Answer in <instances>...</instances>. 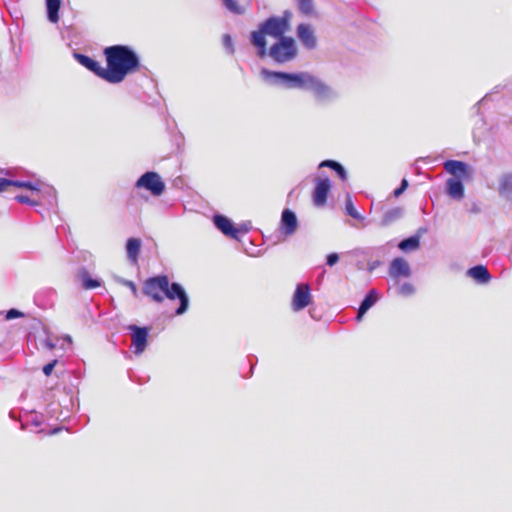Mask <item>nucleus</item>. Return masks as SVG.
Instances as JSON below:
<instances>
[{
	"instance_id": "19",
	"label": "nucleus",
	"mask_w": 512,
	"mask_h": 512,
	"mask_svg": "<svg viewBox=\"0 0 512 512\" xmlns=\"http://www.w3.org/2000/svg\"><path fill=\"white\" fill-rule=\"evenodd\" d=\"M447 193L454 199H462L464 197V186L461 180L456 178L448 179Z\"/></svg>"
},
{
	"instance_id": "36",
	"label": "nucleus",
	"mask_w": 512,
	"mask_h": 512,
	"mask_svg": "<svg viewBox=\"0 0 512 512\" xmlns=\"http://www.w3.org/2000/svg\"><path fill=\"white\" fill-rule=\"evenodd\" d=\"M223 43L227 49H229L231 52H233V42H232V38L229 35L223 36Z\"/></svg>"
},
{
	"instance_id": "8",
	"label": "nucleus",
	"mask_w": 512,
	"mask_h": 512,
	"mask_svg": "<svg viewBox=\"0 0 512 512\" xmlns=\"http://www.w3.org/2000/svg\"><path fill=\"white\" fill-rule=\"evenodd\" d=\"M311 301V293L310 287L308 284H299L297 285L293 299H292V309L294 311H300L306 308Z\"/></svg>"
},
{
	"instance_id": "33",
	"label": "nucleus",
	"mask_w": 512,
	"mask_h": 512,
	"mask_svg": "<svg viewBox=\"0 0 512 512\" xmlns=\"http://www.w3.org/2000/svg\"><path fill=\"white\" fill-rule=\"evenodd\" d=\"M408 186V181L406 179H403L402 182H401V185L400 187H398L397 189H395L394 191V196L395 197H399L404 191L405 189L407 188Z\"/></svg>"
},
{
	"instance_id": "31",
	"label": "nucleus",
	"mask_w": 512,
	"mask_h": 512,
	"mask_svg": "<svg viewBox=\"0 0 512 512\" xmlns=\"http://www.w3.org/2000/svg\"><path fill=\"white\" fill-rule=\"evenodd\" d=\"M22 316H23V313L21 311L12 308L6 312L5 318L7 320H12V319H16V318H19Z\"/></svg>"
},
{
	"instance_id": "12",
	"label": "nucleus",
	"mask_w": 512,
	"mask_h": 512,
	"mask_svg": "<svg viewBox=\"0 0 512 512\" xmlns=\"http://www.w3.org/2000/svg\"><path fill=\"white\" fill-rule=\"evenodd\" d=\"M497 191L501 198L512 201V171L499 176Z\"/></svg>"
},
{
	"instance_id": "21",
	"label": "nucleus",
	"mask_w": 512,
	"mask_h": 512,
	"mask_svg": "<svg viewBox=\"0 0 512 512\" xmlns=\"http://www.w3.org/2000/svg\"><path fill=\"white\" fill-rule=\"evenodd\" d=\"M78 277L82 282V287L86 290H91L100 287V281L91 278L90 273L86 269H81L78 273Z\"/></svg>"
},
{
	"instance_id": "7",
	"label": "nucleus",
	"mask_w": 512,
	"mask_h": 512,
	"mask_svg": "<svg viewBox=\"0 0 512 512\" xmlns=\"http://www.w3.org/2000/svg\"><path fill=\"white\" fill-rule=\"evenodd\" d=\"M331 190V182L328 178L316 179V184L312 193L313 203L317 207H322L326 204L328 195Z\"/></svg>"
},
{
	"instance_id": "29",
	"label": "nucleus",
	"mask_w": 512,
	"mask_h": 512,
	"mask_svg": "<svg viewBox=\"0 0 512 512\" xmlns=\"http://www.w3.org/2000/svg\"><path fill=\"white\" fill-rule=\"evenodd\" d=\"M299 10L305 15H311L313 12V0H297Z\"/></svg>"
},
{
	"instance_id": "37",
	"label": "nucleus",
	"mask_w": 512,
	"mask_h": 512,
	"mask_svg": "<svg viewBox=\"0 0 512 512\" xmlns=\"http://www.w3.org/2000/svg\"><path fill=\"white\" fill-rule=\"evenodd\" d=\"M15 199L20 203L32 205V200L29 196L17 195Z\"/></svg>"
},
{
	"instance_id": "18",
	"label": "nucleus",
	"mask_w": 512,
	"mask_h": 512,
	"mask_svg": "<svg viewBox=\"0 0 512 512\" xmlns=\"http://www.w3.org/2000/svg\"><path fill=\"white\" fill-rule=\"evenodd\" d=\"M377 301V293L376 290L372 289L368 292L364 300L362 301L358 313L356 316V320L360 321L363 315L376 303Z\"/></svg>"
},
{
	"instance_id": "25",
	"label": "nucleus",
	"mask_w": 512,
	"mask_h": 512,
	"mask_svg": "<svg viewBox=\"0 0 512 512\" xmlns=\"http://www.w3.org/2000/svg\"><path fill=\"white\" fill-rule=\"evenodd\" d=\"M319 167H329L333 169V171H335L343 181H345L347 178V174L343 166L334 160H324L320 163Z\"/></svg>"
},
{
	"instance_id": "39",
	"label": "nucleus",
	"mask_w": 512,
	"mask_h": 512,
	"mask_svg": "<svg viewBox=\"0 0 512 512\" xmlns=\"http://www.w3.org/2000/svg\"><path fill=\"white\" fill-rule=\"evenodd\" d=\"M64 339H65V340H67V341H68V342H70V343L72 342V339H71V337H70L69 335L65 336V338H64Z\"/></svg>"
},
{
	"instance_id": "6",
	"label": "nucleus",
	"mask_w": 512,
	"mask_h": 512,
	"mask_svg": "<svg viewBox=\"0 0 512 512\" xmlns=\"http://www.w3.org/2000/svg\"><path fill=\"white\" fill-rule=\"evenodd\" d=\"M136 187L145 188L154 196H160L165 190V184L156 172H146L136 182Z\"/></svg>"
},
{
	"instance_id": "35",
	"label": "nucleus",
	"mask_w": 512,
	"mask_h": 512,
	"mask_svg": "<svg viewBox=\"0 0 512 512\" xmlns=\"http://www.w3.org/2000/svg\"><path fill=\"white\" fill-rule=\"evenodd\" d=\"M339 260V256L337 253H330L328 256H327V264L329 266H333L335 265Z\"/></svg>"
},
{
	"instance_id": "1",
	"label": "nucleus",
	"mask_w": 512,
	"mask_h": 512,
	"mask_svg": "<svg viewBox=\"0 0 512 512\" xmlns=\"http://www.w3.org/2000/svg\"><path fill=\"white\" fill-rule=\"evenodd\" d=\"M106 82L119 84L130 74L138 72L141 62L138 54L127 45H112L103 50Z\"/></svg>"
},
{
	"instance_id": "23",
	"label": "nucleus",
	"mask_w": 512,
	"mask_h": 512,
	"mask_svg": "<svg viewBox=\"0 0 512 512\" xmlns=\"http://www.w3.org/2000/svg\"><path fill=\"white\" fill-rule=\"evenodd\" d=\"M10 418L12 419H18L19 422H20V428L22 430H25L28 428L29 424H30V412L28 410H23L21 409L20 411H16V410H11L10 413Z\"/></svg>"
},
{
	"instance_id": "30",
	"label": "nucleus",
	"mask_w": 512,
	"mask_h": 512,
	"mask_svg": "<svg viewBox=\"0 0 512 512\" xmlns=\"http://www.w3.org/2000/svg\"><path fill=\"white\" fill-rule=\"evenodd\" d=\"M58 363V359L57 358H53L51 359L47 364H45L43 366V373L46 377H49L51 374H52V371L54 369V367L56 366V364Z\"/></svg>"
},
{
	"instance_id": "3",
	"label": "nucleus",
	"mask_w": 512,
	"mask_h": 512,
	"mask_svg": "<svg viewBox=\"0 0 512 512\" xmlns=\"http://www.w3.org/2000/svg\"><path fill=\"white\" fill-rule=\"evenodd\" d=\"M261 76L266 81H284L288 88H301L313 91L318 97L325 96L328 92L327 86L314 76L308 73H286L276 72L263 68Z\"/></svg>"
},
{
	"instance_id": "22",
	"label": "nucleus",
	"mask_w": 512,
	"mask_h": 512,
	"mask_svg": "<svg viewBox=\"0 0 512 512\" xmlns=\"http://www.w3.org/2000/svg\"><path fill=\"white\" fill-rule=\"evenodd\" d=\"M48 19L52 23L59 21L60 0H46Z\"/></svg>"
},
{
	"instance_id": "20",
	"label": "nucleus",
	"mask_w": 512,
	"mask_h": 512,
	"mask_svg": "<svg viewBox=\"0 0 512 512\" xmlns=\"http://www.w3.org/2000/svg\"><path fill=\"white\" fill-rule=\"evenodd\" d=\"M468 275L479 283H487L491 276L488 269L483 265H477L468 270Z\"/></svg>"
},
{
	"instance_id": "9",
	"label": "nucleus",
	"mask_w": 512,
	"mask_h": 512,
	"mask_svg": "<svg viewBox=\"0 0 512 512\" xmlns=\"http://www.w3.org/2000/svg\"><path fill=\"white\" fill-rule=\"evenodd\" d=\"M74 57L79 64H81L89 71L93 72L100 79L106 81L105 68L101 66V64L98 61L94 60L93 58L87 55L80 53H75Z\"/></svg>"
},
{
	"instance_id": "13",
	"label": "nucleus",
	"mask_w": 512,
	"mask_h": 512,
	"mask_svg": "<svg viewBox=\"0 0 512 512\" xmlns=\"http://www.w3.org/2000/svg\"><path fill=\"white\" fill-rule=\"evenodd\" d=\"M298 221L295 213L285 209L281 215V230L286 236H290L297 230Z\"/></svg>"
},
{
	"instance_id": "32",
	"label": "nucleus",
	"mask_w": 512,
	"mask_h": 512,
	"mask_svg": "<svg viewBox=\"0 0 512 512\" xmlns=\"http://www.w3.org/2000/svg\"><path fill=\"white\" fill-rule=\"evenodd\" d=\"M62 427H56V428H53V429H46V428H43V429H40V430H37L36 433L37 434H44V435H53L59 431H62Z\"/></svg>"
},
{
	"instance_id": "15",
	"label": "nucleus",
	"mask_w": 512,
	"mask_h": 512,
	"mask_svg": "<svg viewBox=\"0 0 512 512\" xmlns=\"http://www.w3.org/2000/svg\"><path fill=\"white\" fill-rule=\"evenodd\" d=\"M297 35L302 44L308 49H313L316 47L317 40L313 30L309 25L300 24L297 28Z\"/></svg>"
},
{
	"instance_id": "26",
	"label": "nucleus",
	"mask_w": 512,
	"mask_h": 512,
	"mask_svg": "<svg viewBox=\"0 0 512 512\" xmlns=\"http://www.w3.org/2000/svg\"><path fill=\"white\" fill-rule=\"evenodd\" d=\"M420 246V240L416 236L402 240L398 247L403 251L415 250Z\"/></svg>"
},
{
	"instance_id": "5",
	"label": "nucleus",
	"mask_w": 512,
	"mask_h": 512,
	"mask_svg": "<svg viewBox=\"0 0 512 512\" xmlns=\"http://www.w3.org/2000/svg\"><path fill=\"white\" fill-rule=\"evenodd\" d=\"M298 53L297 45L292 37H286L277 40L269 49V55L276 63H287L293 60Z\"/></svg>"
},
{
	"instance_id": "34",
	"label": "nucleus",
	"mask_w": 512,
	"mask_h": 512,
	"mask_svg": "<svg viewBox=\"0 0 512 512\" xmlns=\"http://www.w3.org/2000/svg\"><path fill=\"white\" fill-rule=\"evenodd\" d=\"M124 284L126 287H128L130 289V291L132 292L134 297H138V289L133 281L127 280V281H125Z\"/></svg>"
},
{
	"instance_id": "4",
	"label": "nucleus",
	"mask_w": 512,
	"mask_h": 512,
	"mask_svg": "<svg viewBox=\"0 0 512 512\" xmlns=\"http://www.w3.org/2000/svg\"><path fill=\"white\" fill-rule=\"evenodd\" d=\"M290 23L288 17H270L260 24L259 30L251 33V43L257 48V55L260 58L267 56L266 36L274 39L286 38Z\"/></svg>"
},
{
	"instance_id": "38",
	"label": "nucleus",
	"mask_w": 512,
	"mask_h": 512,
	"mask_svg": "<svg viewBox=\"0 0 512 512\" xmlns=\"http://www.w3.org/2000/svg\"><path fill=\"white\" fill-rule=\"evenodd\" d=\"M42 346L44 349L48 350V351H53L54 348H55V344L52 343L49 339L45 340L43 343H42Z\"/></svg>"
},
{
	"instance_id": "11",
	"label": "nucleus",
	"mask_w": 512,
	"mask_h": 512,
	"mask_svg": "<svg viewBox=\"0 0 512 512\" xmlns=\"http://www.w3.org/2000/svg\"><path fill=\"white\" fill-rule=\"evenodd\" d=\"M445 170L456 179H468L469 171L466 163L458 160H448L444 163Z\"/></svg>"
},
{
	"instance_id": "14",
	"label": "nucleus",
	"mask_w": 512,
	"mask_h": 512,
	"mask_svg": "<svg viewBox=\"0 0 512 512\" xmlns=\"http://www.w3.org/2000/svg\"><path fill=\"white\" fill-rule=\"evenodd\" d=\"M410 273V266L405 259L398 257L391 262L389 268V274L391 277L395 279H398L400 277L406 278L410 276Z\"/></svg>"
},
{
	"instance_id": "16",
	"label": "nucleus",
	"mask_w": 512,
	"mask_h": 512,
	"mask_svg": "<svg viewBox=\"0 0 512 512\" xmlns=\"http://www.w3.org/2000/svg\"><path fill=\"white\" fill-rule=\"evenodd\" d=\"M214 224L226 236H230L232 238L238 237V229L233 226L227 217L223 215H215Z\"/></svg>"
},
{
	"instance_id": "17",
	"label": "nucleus",
	"mask_w": 512,
	"mask_h": 512,
	"mask_svg": "<svg viewBox=\"0 0 512 512\" xmlns=\"http://www.w3.org/2000/svg\"><path fill=\"white\" fill-rule=\"evenodd\" d=\"M141 250V240L138 238H129L126 243V251L129 260L136 264Z\"/></svg>"
},
{
	"instance_id": "28",
	"label": "nucleus",
	"mask_w": 512,
	"mask_h": 512,
	"mask_svg": "<svg viewBox=\"0 0 512 512\" xmlns=\"http://www.w3.org/2000/svg\"><path fill=\"white\" fill-rule=\"evenodd\" d=\"M224 6L234 14L244 13V8L237 2V0H222Z\"/></svg>"
},
{
	"instance_id": "27",
	"label": "nucleus",
	"mask_w": 512,
	"mask_h": 512,
	"mask_svg": "<svg viewBox=\"0 0 512 512\" xmlns=\"http://www.w3.org/2000/svg\"><path fill=\"white\" fill-rule=\"evenodd\" d=\"M345 210H346V213L349 216H351L352 218H354L356 220H360V221L364 220V217L356 210V208H355V206H354L350 196H348L346 198Z\"/></svg>"
},
{
	"instance_id": "2",
	"label": "nucleus",
	"mask_w": 512,
	"mask_h": 512,
	"mask_svg": "<svg viewBox=\"0 0 512 512\" xmlns=\"http://www.w3.org/2000/svg\"><path fill=\"white\" fill-rule=\"evenodd\" d=\"M142 293L156 303H162L165 298L170 300L178 298L180 305L175 311L176 315L185 313L189 306V298L185 290L178 283H170L167 275L146 279L143 283Z\"/></svg>"
},
{
	"instance_id": "24",
	"label": "nucleus",
	"mask_w": 512,
	"mask_h": 512,
	"mask_svg": "<svg viewBox=\"0 0 512 512\" xmlns=\"http://www.w3.org/2000/svg\"><path fill=\"white\" fill-rule=\"evenodd\" d=\"M24 187L32 190V181H14L6 178H0V192L7 190L8 187Z\"/></svg>"
},
{
	"instance_id": "10",
	"label": "nucleus",
	"mask_w": 512,
	"mask_h": 512,
	"mask_svg": "<svg viewBox=\"0 0 512 512\" xmlns=\"http://www.w3.org/2000/svg\"><path fill=\"white\" fill-rule=\"evenodd\" d=\"M130 329L133 331L132 345L135 348V353L141 354L147 346L148 330L135 325L131 326Z\"/></svg>"
}]
</instances>
